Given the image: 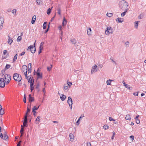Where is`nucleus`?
Segmentation results:
<instances>
[{"label":"nucleus","mask_w":146,"mask_h":146,"mask_svg":"<svg viewBox=\"0 0 146 146\" xmlns=\"http://www.w3.org/2000/svg\"><path fill=\"white\" fill-rule=\"evenodd\" d=\"M128 3L126 1L123 0L121 1L119 3V7L122 10L126 9H129L128 8Z\"/></svg>","instance_id":"f257e3e1"},{"label":"nucleus","mask_w":146,"mask_h":146,"mask_svg":"<svg viewBox=\"0 0 146 146\" xmlns=\"http://www.w3.org/2000/svg\"><path fill=\"white\" fill-rule=\"evenodd\" d=\"M14 80L18 82H20L21 79L22 77L20 75L17 73H15L13 74Z\"/></svg>","instance_id":"f03ea898"},{"label":"nucleus","mask_w":146,"mask_h":146,"mask_svg":"<svg viewBox=\"0 0 146 146\" xmlns=\"http://www.w3.org/2000/svg\"><path fill=\"white\" fill-rule=\"evenodd\" d=\"M113 31L112 28L110 27H107L106 29L105 33L106 35H108L110 34H112Z\"/></svg>","instance_id":"7ed1b4c3"},{"label":"nucleus","mask_w":146,"mask_h":146,"mask_svg":"<svg viewBox=\"0 0 146 146\" xmlns=\"http://www.w3.org/2000/svg\"><path fill=\"white\" fill-rule=\"evenodd\" d=\"M5 83L4 82V79L3 78H0V87L4 88L5 86Z\"/></svg>","instance_id":"20e7f679"},{"label":"nucleus","mask_w":146,"mask_h":146,"mask_svg":"<svg viewBox=\"0 0 146 146\" xmlns=\"http://www.w3.org/2000/svg\"><path fill=\"white\" fill-rule=\"evenodd\" d=\"M11 76L9 74H6L4 75L3 78V79H4V81H8V80H9H9L11 81Z\"/></svg>","instance_id":"39448f33"},{"label":"nucleus","mask_w":146,"mask_h":146,"mask_svg":"<svg viewBox=\"0 0 146 146\" xmlns=\"http://www.w3.org/2000/svg\"><path fill=\"white\" fill-rule=\"evenodd\" d=\"M29 49L30 50L31 52L32 53H34L36 51V48H33V46L32 45H30L28 47L27 50Z\"/></svg>","instance_id":"423d86ee"},{"label":"nucleus","mask_w":146,"mask_h":146,"mask_svg":"<svg viewBox=\"0 0 146 146\" xmlns=\"http://www.w3.org/2000/svg\"><path fill=\"white\" fill-rule=\"evenodd\" d=\"M34 97L31 96V95L30 94L29 95V102L31 103V102L34 101Z\"/></svg>","instance_id":"0eeeda50"},{"label":"nucleus","mask_w":146,"mask_h":146,"mask_svg":"<svg viewBox=\"0 0 146 146\" xmlns=\"http://www.w3.org/2000/svg\"><path fill=\"white\" fill-rule=\"evenodd\" d=\"M27 67L26 65H23L22 68V71L25 72V71H27Z\"/></svg>","instance_id":"6e6552de"},{"label":"nucleus","mask_w":146,"mask_h":146,"mask_svg":"<svg viewBox=\"0 0 146 146\" xmlns=\"http://www.w3.org/2000/svg\"><path fill=\"white\" fill-rule=\"evenodd\" d=\"M36 75L37 76V80L39 79H42V73H36Z\"/></svg>","instance_id":"1a4fd4ad"},{"label":"nucleus","mask_w":146,"mask_h":146,"mask_svg":"<svg viewBox=\"0 0 146 146\" xmlns=\"http://www.w3.org/2000/svg\"><path fill=\"white\" fill-rule=\"evenodd\" d=\"M36 19V15H34L32 18V21H31V23L32 24H34L35 22V21Z\"/></svg>","instance_id":"9d476101"},{"label":"nucleus","mask_w":146,"mask_h":146,"mask_svg":"<svg viewBox=\"0 0 146 146\" xmlns=\"http://www.w3.org/2000/svg\"><path fill=\"white\" fill-rule=\"evenodd\" d=\"M97 67V66L96 65H95L94 66L92 67L91 71V74H93L95 72L96 69Z\"/></svg>","instance_id":"9b49d317"},{"label":"nucleus","mask_w":146,"mask_h":146,"mask_svg":"<svg viewBox=\"0 0 146 146\" xmlns=\"http://www.w3.org/2000/svg\"><path fill=\"white\" fill-rule=\"evenodd\" d=\"M35 80L33 78V77L32 75H30L29 77V79H28V81L29 83L31 82H32L33 81H34Z\"/></svg>","instance_id":"f8f14e48"},{"label":"nucleus","mask_w":146,"mask_h":146,"mask_svg":"<svg viewBox=\"0 0 146 146\" xmlns=\"http://www.w3.org/2000/svg\"><path fill=\"white\" fill-rule=\"evenodd\" d=\"M67 102L68 104L72 103V102L73 103L71 97L69 96L68 97Z\"/></svg>","instance_id":"ddd939ff"},{"label":"nucleus","mask_w":146,"mask_h":146,"mask_svg":"<svg viewBox=\"0 0 146 146\" xmlns=\"http://www.w3.org/2000/svg\"><path fill=\"white\" fill-rule=\"evenodd\" d=\"M60 95H62V96H60V98L61 100L62 101H64L66 98V96L63 94H60Z\"/></svg>","instance_id":"4468645a"},{"label":"nucleus","mask_w":146,"mask_h":146,"mask_svg":"<svg viewBox=\"0 0 146 146\" xmlns=\"http://www.w3.org/2000/svg\"><path fill=\"white\" fill-rule=\"evenodd\" d=\"M69 136L70 138V140L71 141H73L74 140V135L72 133H70L69 135Z\"/></svg>","instance_id":"2eb2a0df"},{"label":"nucleus","mask_w":146,"mask_h":146,"mask_svg":"<svg viewBox=\"0 0 146 146\" xmlns=\"http://www.w3.org/2000/svg\"><path fill=\"white\" fill-rule=\"evenodd\" d=\"M87 33L88 35H90L92 34L91 29L90 28H88L87 29Z\"/></svg>","instance_id":"dca6fc26"},{"label":"nucleus","mask_w":146,"mask_h":146,"mask_svg":"<svg viewBox=\"0 0 146 146\" xmlns=\"http://www.w3.org/2000/svg\"><path fill=\"white\" fill-rule=\"evenodd\" d=\"M123 85L126 88L129 89V90H131L132 89L131 87H130L129 85L126 84L124 82L123 83Z\"/></svg>","instance_id":"f3484780"},{"label":"nucleus","mask_w":146,"mask_h":146,"mask_svg":"<svg viewBox=\"0 0 146 146\" xmlns=\"http://www.w3.org/2000/svg\"><path fill=\"white\" fill-rule=\"evenodd\" d=\"M8 43L9 44H11L12 43V42H13V40L12 38H10V37L9 36H8Z\"/></svg>","instance_id":"a211bd4d"},{"label":"nucleus","mask_w":146,"mask_h":146,"mask_svg":"<svg viewBox=\"0 0 146 146\" xmlns=\"http://www.w3.org/2000/svg\"><path fill=\"white\" fill-rule=\"evenodd\" d=\"M59 5L58 8H57L56 9V10L58 11L57 13L59 15H61V10L60 8L59 7Z\"/></svg>","instance_id":"6ab92c4d"},{"label":"nucleus","mask_w":146,"mask_h":146,"mask_svg":"<svg viewBox=\"0 0 146 146\" xmlns=\"http://www.w3.org/2000/svg\"><path fill=\"white\" fill-rule=\"evenodd\" d=\"M28 121H23V125H23V127H27L28 126V124H27Z\"/></svg>","instance_id":"aec40b11"},{"label":"nucleus","mask_w":146,"mask_h":146,"mask_svg":"<svg viewBox=\"0 0 146 146\" xmlns=\"http://www.w3.org/2000/svg\"><path fill=\"white\" fill-rule=\"evenodd\" d=\"M29 107H29L28 105L27 106V109L26 111L27 112H28L29 113H30L31 111V104H30V105H29Z\"/></svg>","instance_id":"412c9836"},{"label":"nucleus","mask_w":146,"mask_h":146,"mask_svg":"<svg viewBox=\"0 0 146 146\" xmlns=\"http://www.w3.org/2000/svg\"><path fill=\"white\" fill-rule=\"evenodd\" d=\"M123 18H117L116 19V21H118V23H121L123 21V20H121V19H123Z\"/></svg>","instance_id":"4be33fe9"},{"label":"nucleus","mask_w":146,"mask_h":146,"mask_svg":"<svg viewBox=\"0 0 146 146\" xmlns=\"http://www.w3.org/2000/svg\"><path fill=\"white\" fill-rule=\"evenodd\" d=\"M125 119L127 120H130L131 119V116L129 114H127L126 115L125 117Z\"/></svg>","instance_id":"5701e85b"},{"label":"nucleus","mask_w":146,"mask_h":146,"mask_svg":"<svg viewBox=\"0 0 146 146\" xmlns=\"http://www.w3.org/2000/svg\"><path fill=\"white\" fill-rule=\"evenodd\" d=\"M125 11L124 12L122 13H121V17H123L124 16L126 13L127 12V11L128 10V9H126L124 10Z\"/></svg>","instance_id":"b1692460"},{"label":"nucleus","mask_w":146,"mask_h":146,"mask_svg":"<svg viewBox=\"0 0 146 146\" xmlns=\"http://www.w3.org/2000/svg\"><path fill=\"white\" fill-rule=\"evenodd\" d=\"M5 70L4 69L2 70L1 72V76H3L4 75L5 73Z\"/></svg>","instance_id":"393cba45"},{"label":"nucleus","mask_w":146,"mask_h":146,"mask_svg":"<svg viewBox=\"0 0 146 146\" xmlns=\"http://www.w3.org/2000/svg\"><path fill=\"white\" fill-rule=\"evenodd\" d=\"M36 2L39 5L42 4V2L41 0H36Z\"/></svg>","instance_id":"a878e982"},{"label":"nucleus","mask_w":146,"mask_h":146,"mask_svg":"<svg viewBox=\"0 0 146 146\" xmlns=\"http://www.w3.org/2000/svg\"><path fill=\"white\" fill-rule=\"evenodd\" d=\"M47 23V22H45L43 25V29H45L46 28V24Z\"/></svg>","instance_id":"bb28decb"},{"label":"nucleus","mask_w":146,"mask_h":146,"mask_svg":"<svg viewBox=\"0 0 146 146\" xmlns=\"http://www.w3.org/2000/svg\"><path fill=\"white\" fill-rule=\"evenodd\" d=\"M10 67L11 65L10 64H6L5 67L4 69L6 70L8 69Z\"/></svg>","instance_id":"cd10ccee"},{"label":"nucleus","mask_w":146,"mask_h":146,"mask_svg":"<svg viewBox=\"0 0 146 146\" xmlns=\"http://www.w3.org/2000/svg\"><path fill=\"white\" fill-rule=\"evenodd\" d=\"M39 83H37L36 85L35 86V88L36 89H38V92H39Z\"/></svg>","instance_id":"c85d7f7f"},{"label":"nucleus","mask_w":146,"mask_h":146,"mask_svg":"<svg viewBox=\"0 0 146 146\" xmlns=\"http://www.w3.org/2000/svg\"><path fill=\"white\" fill-rule=\"evenodd\" d=\"M70 41L71 42L74 44H75L76 43V40L74 38L70 40Z\"/></svg>","instance_id":"c756f323"},{"label":"nucleus","mask_w":146,"mask_h":146,"mask_svg":"<svg viewBox=\"0 0 146 146\" xmlns=\"http://www.w3.org/2000/svg\"><path fill=\"white\" fill-rule=\"evenodd\" d=\"M39 50L38 52V54H39L40 53H41L43 49V47H39Z\"/></svg>","instance_id":"7c9ffc66"},{"label":"nucleus","mask_w":146,"mask_h":146,"mask_svg":"<svg viewBox=\"0 0 146 146\" xmlns=\"http://www.w3.org/2000/svg\"><path fill=\"white\" fill-rule=\"evenodd\" d=\"M37 110V107L36 106H34L33 108H32V112H35L36 110Z\"/></svg>","instance_id":"2f4dec72"},{"label":"nucleus","mask_w":146,"mask_h":146,"mask_svg":"<svg viewBox=\"0 0 146 146\" xmlns=\"http://www.w3.org/2000/svg\"><path fill=\"white\" fill-rule=\"evenodd\" d=\"M51 11V9L50 8H49L47 11V13L48 15H49L50 14Z\"/></svg>","instance_id":"473e14b6"},{"label":"nucleus","mask_w":146,"mask_h":146,"mask_svg":"<svg viewBox=\"0 0 146 146\" xmlns=\"http://www.w3.org/2000/svg\"><path fill=\"white\" fill-rule=\"evenodd\" d=\"M17 54H16L14 56V58L13 59V62H15V61L17 59Z\"/></svg>","instance_id":"72a5a7b5"},{"label":"nucleus","mask_w":146,"mask_h":146,"mask_svg":"<svg viewBox=\"0 0 146 146\" xmlns=\"http://www.w3.org/2000/svg\"><path fill=\"white\" fill-rule=\"evenodd\" d=\"M139 21H136L135 22V28L137 29L138 28V23L139 22Z\"/></svg>","instance_id":"f704fd0d"},{"label":"nucleus","mask_w":146,"mask_h":146,"mask_svg":"<svg viewBox=\"0 0 146 146\" xmlns=\"http://www.w3.org/2000/svg\"><path fill=\"white\" fill-rule=\"evenodd\" d=\"M113 80H110L109 79V80H108L107 81V85H111V81H113Z\"/></svg>","instance_id":"c9c22d12"},{"label":"nucleus","mask_w":146,"mask_h":146,"mask_svg":"<svg viewBox=\"0 0 146 146\" xmlns=\"http://www.w3.org/2000/svg\"><path fill=\"white\" fill-rule=\"evenodd\" d=\"M109 127V126L106 124H105L104 126V128L105 130L108 129Z\"/></svg>","instance_id":"e433bc0d"},{"label":"nucleus","mask_w":146,"mask_h":146,"mask_svg":"<svg viewBox=\"0 0 146 146\" xmlns=\"http://www.w3.org/2000/svg\"><path fill=\"white\" fill-rule=\"evenodd\" d=\"M106 15H107V16H108V17H111L112 16L113 14L112 13H107Z\"/></svg>","instance_id":"4c0bfd02"},{"label":"nucleus","mask_w":146,"mask_h":146,"mask_svg":"<svg viewBox=\"0 0 146 146\" xmlns=\"http://www.w3.org/2000/svg\"><path fill=\"white\" fill-rule=\"evenodd\" d=\"M24 121H28L27 117L26 115H25L24 117Z\"/></svg>","instance_id":"58836bf2"},{"label":"nucleus","mask_w":146,"mask_h":146,"mask_svg":"<svg viewBox=\"0 0 146 146\" xmlns=\"http://www.w3.org/2000/svg\"><path fill=\"white\" fill-rule=\"evenodd\" d=\"M129 43L128 41H127L125 43V46L126 47H128L129 46Z\"/></svg>","instance_id":"ea45409f"},{"label":"nucleus","mask_w":146,"mask_h":146,"mask_svg":"<svg viewBox=\"0 0 146 146\" xmlns=\"http://www.w3.org/2000/svg\"><path fill=\"white\" fill-rule=\"evenodd\" d=\"M34 81H33L32 82H31L30 83V87H34Z\"/></svg>","instance_id":"a19ab883"},{"label":"nucleus","mask_w":146,"mask_h":146,"mask_svg":"<svg viewBox=\"0 0 146 146\" xmlns=\"http://www.w3.org/2000/svg\"><path fill=\"white\" fill-rule=\"evenodd\" d=\"M4 110L2 109V110H0V115H3L4 113Z\"/></svg>","instance_id":"79ce46f5"},{"label":"nucleus","mask_w":146,"mask_h":146,"mask_svg":"<svg viewBox=\"0 0 146 146\" xmlns=\"http://www.w3.org/2000/svg\"><path fill=\"white\" fill-rule=\"evenodd\" d=\"M17 12V10L16 9H14L12 11V13L14 15H16Z\"/></svg>","instance_id":"37998d69"},{"label":"nucleus","mask_w":146,"mask_h":146,"mask_svg":"<svg viewBox=\"0 0 146 146\" xmlns=\"http://www.w3.org/2000/svg\"><path fill=\"white\" fill-rule=\"evenodd\" d=\"M32 70V66H30V68H28V74L29 73H31V72Z\"/></svg>","instance_id":"c03bdc74"},{"label":"nucleus","mask_w":146,"mask_h":146,"mask_svg":"<svg viewBox=\"0 0 146 146\" xmlns=\"http://www.w3.org/2000/svg\"><path fill=\"white\" fill-rule=\"evenodd\" d=\"M67 84L68 85L69 87L71 86L72 84V82H68V81H67Z\"/></svg>","instance_id":"a18cd8bd"},{"label":"nucleus","mask_w":146,"mask_h":146,"mask_svg":"<svg viewBox=\"0 0 146 146\" xmlns=\"http://www.w3.org/2000/svg\"><path fill=\"white\" fill-rule=\"evenodd\" d=\"M8 138V136L7 135H5L4 136V137L3 138V139L5 140H7V139Z\"/></svg>","instance_id":"49530a36"},{"label":"nucleus","mask_w":146,"mask_h":146,"mask_svg":"<svg viewBox=\"0 0 146 146\" xmlns=\"http://www.w3.org/2000/svg\"><path fill=\"white\" fill-rule=\"evenodd\" d=\"M68 86H65L64 87V91L68 90Z\"/></svg>","instance_id":"de8ad7c7"},{"label":"nucleus","mask_w":146,"mask_h":146,"mask_svg":"<svg viewBox=\"0 0 146 146\" xmlns=\"http://www.w3.org/2000/svg\"><path fill=\"white\" fill-rule=\"evenodd\" d=\"M23 102L24 103H26V96L25 94H24V95Z\"/></svg>","instance_id":"09e8293b"},{"label":"nucleus","mask_w":146,"mask_h":146,"mask_svg":"<svg viewBox=\"0 0 146 146\" xmlns=\"http://www.w3.org/2000/svg\"><path fill=\"white\" fill-rule=\"evenodd\" d=\"M23 125L21 126V129L20 130V132H23V131L24 130V128H23Z\"/></svg>","instance_id":"8fccbe9b"},{"label":"nucleus","mask_w":146,"mask_h":146,"mask_svg":"<svg viewBox=\"0 0 146 146\" xmlns=\"http://www.w3.org/2000/svg\"><path fill=\"white\" fill-rule=\"evenodd\" d=\"M21 39H22V38H21V36H19L18 37V38L17 39V40L18 42H19V41H20L21 40Z\"/></svg>","instance_id":"3c124183"},{"label":"nucleus","mask_w":146,"mask_h":146,"mask_svg":"<svg viewBox=\"0 0 146 146\" xmlns=\"http://www.w3.org/2000/svg\"><path fill=\"white\" fill-rule=\"evenodd\" d=\"M110 59L113 62H114L115 64H117V63L114 60V58H113L111 57Z\"/></svg>","instance_id":"603ef678"},{"label":"nucleus","mask_w":146,"mask_h":146,"mask_svg":"<svg viewBox=\"0 0 146 146\" xmlns=\"http://www.w3.org/2000/svg\"><path fill=\"white\" fill-rule=\"evenodd\" d=\"M4 21H3V20L1 21V22L0 21V27H2L3 25V23Z\"/></svg>","instance_id":"864d4df0"},{"label":"nucleus","mask_w":146,"mask_h":146,"mask_svg":"<svg viewBox=\"0 0 146 146\" xmlns=\"http://www.w3.org/2000/svg\"><path fill=\"white\" fill-rule=\"evenodd\" d=\"M113 135L111 137V139L112 140H113L114 139V135L115 134V132L113 131Z\"/></svg>","instance_id":"5fc2aeb1"},{"label":"nucleus","mask_w":146,"mask_h":146,"mask_svg":"<svg viewBox=\"0 0 146 146\" xmlns=\"http://www.w3.org/2000/svg\"><path fill=\"white\" fill-rule=\"evenodd\" d=\"M56 13H55V15H54V16L52 17L51 19L50 20V22H52L54 19V18L55 17V16H56Z\"/></svg>","instance_id":"6e6d98bb"},{"label":"nucleus","mask_w":146,"mask_h":146,"mask_svg":"<svg viewBox=\"0 0 146 146\" xmlns=\"http://www.w3.org/2000/svg\"><path fill=\"white\" fill-rule=\"evenodd\" d=\"M44 44V42H42L41 43L39 47H42V46H43Z\"/></svg>","instance_id":"4d7b16f0"},{"label":"nucleus","mask_w":146,"mask_h":146,"mask_svg":"<svg viewBox=\"0 0 146 146\" xmlns=\"http://www.w3.org/2000/svg\"><path fill=\"white\" fill-rule=\"evenodd\" d=\"M40 116H38L36 118V121H38L39 122L40 119Z\"/></svg>","instance_id":"13d9d810"},{"label":"nucleus","mask_w":146,"mask_h":146,"mask_svg":"<svg viewBox=\"0 0 146 146\" xmlns=\"http://www.w3.org/2000/svg\"><path fill=\"white\" fill-rule=\"evenodd\" d=\"M52 68V67L48 66L47 67V70L49 71L51 70Z\"/></svg>","instance_id":"bf43d9fd"},{"label":"nucleus","mask_w":146,"mask_h":146,"mask_svg":"<svg viewBox=\"0 0 146 146\" xmlns=\"http://www.w3.org/2000/svg\"><path fill=\"white\" fill-rule=\"evenodd\" d=\"M109 120L110 121H115V119H114L112 118V117H109Z\"/></svg>","instance_id":"052dcab7"},{"label":"nucleus","mask_w":146,"mask_h":146,"mask_svg":"<svg viewBox=\"0 0 146 146\" xmlns=\"http://www.w3.org/2000/svg\"><path fill=\"white\" fill-rule=\"evenodd\" d=\"M22 142L21 141H20L19 142L17 143V146H21V144Z\"/></svg>","instance_id":"680f3d73"},{"label":"nucleus","mask_w":146,"mask_h":146,"mask_svg":"<svg viewBox=\"0 0 146 146\" xmlns=\"http://www.w3.org/2000/svg\"><path fill=\"white\" fill-rule=\"evenodd\" d=\"M80 120H78V119L77 121L76 125H78L80 124Z\"/></svg>","instance_id":"e2e57ef3"},{"label":"nucleus","mask_w":146,"mask_h":146,"mask_svg":"<svg viewBox=\"0 0 146 146\" xmlns=\"http://www.w3.org/2000/svg\"><path fill=\"white\" fill-rule=\"evenodd\" d=\"M130 138L131 139H132V140L133 141L134 139V136H133V135H131L130 136Z\"/></svg>","instance_id":"0e129e2a"},{"label":"nucleus","mask_w":146,"mask_h":146,"mask_svg":"<svg viewBox=\"0 0 146 146\" xmlns=\"http://www.w3.org/2000/svg\"><path fill=\"white\" fill-rule=\"evenodd\" d=\"M135 120H136V122L137 124H139L140 123V120L139 119Z\"/></svg>","instance_id":"69168bd1"},{"label":"nucleus","mask_w":146,"mask_h":146,"mask_svg":"<svg viewBox=\"0 0 146 146\" xmlns=\"http://www.w3.org/2000/svg\"><path fill=\"white\" fill-rule=\"evenodd\" d=\"M87 146H91V144L90 142L87 143Z\"/></svg>","instance_id":"338daca9"},{"label":"nucleus","mask_w":146,"mask_h":146,"mask_svg":"<svg viewBox=\"0 0 146 146\" xmlns=\"http://www.w3.org/2000/svg\"><path fill=\"white\" fill-rule=\"evenodd\" d=\"M139 115H137L135 117V120H137L139 119Z\"/></svg>","instance_id":"774afa93"}]
</instances>
